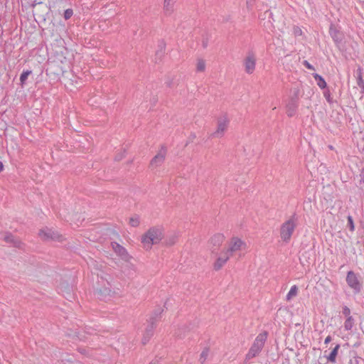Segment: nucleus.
<instances>
[{"label":"nucleus","mask_w":364,"mask_h":364,"mask_svg":"<svg viewBox=\"0 0 364 364\" xmlns=\"http://www.w3.org/2000/svg\"><path fill=\"white\" fill-rule=\"evenodd\" d=\"M353 325V319L352 316H348L344 323V328L346 330H350Z\"/></svg>","instance_id":"b1692460"},{"label":"nucleus","mask_w":364,"mask_h":364,"mask_svg":"<svg viewBox=\"0 0 364 364\" xmlns=\"http://www.w3.org/2000/svg\"><path fill=\"white\" fill-rule=\"evenodd\" d=\"M348 223H349V225H350V229L351 230H353V220H352V218L351 217H348Z\"/></svg>","instance_id":"72a5a7b5"},{"label":"nucleus","mask_w":364,"mask_h":364,"mask_svg":"<svg viewBox=\"0 0 364 364\" xmlns=\"http://www.w3.org/2000/svg\"><path fill=\"white\" fill-rule=\"evenodd\" d=\"M247 3L249 4V3H251V2H253L255 0H247Z\"/></svg>","instance_id":"58836bf2"},{"label":"nucleus","mask_w":364,"mask_h":364,"mask_svg":"<svg viewBox=\"0 0 364 364\" xmlns=\"http://www.w3.org/2000/svg\"><path fill=\"white\" fill-rule=\"evenodd\" d=\"M73 15V11L72 9H68L64 11V18L65 20L70 19Z\"/></svg>","instance_id":"bb28decb"},{"label":"nucleus","mask_w":364,"mask_h":364,"mask_svg":"<svg viewBox=\"0 0 364 364\" xmlns=\"http://www.w3.org/2000/svg\"><path fill=\"white\" fill-rule=\"evenodd\" d=\"M31 73H32L31 70H23V73L21 74V76H20V81H21V85H23L26 82L28 75H31Z\"/></svg>","instance_id":"5701e85b"},{"label":"nucleus","mask_w":364,"mask_h":364,"mask_svg":"<svg viewBox=\"0 0 364 364\" xmlns=\"http://www.w3.org/2000/svg\"><path fill=\"white\" fill-rule=\"evenodd\" d=\"M38 235L40 237L45 241L53 240L60 242L63 240L62 235L48 228L41 230Z\"/></svg>","instance_id":"423d86ee"},{"label":"nucleus","mask_w":364,"mask_h":364,"mask_svg":"<svg viewBox=\"0 0 364 364\" xmlns=\"http://www.w3.org/2000/svg\"><path fill=\"white\" fill-rule=\"evenodd\" d=\"M149 364H156V363H154V362H151V363H149Z\"/></svg>","instance_id":"ea45409f"},{"label":"nucleus","mask_w":364,"mask_h":364,"mask_svg":"<svg viewBox=\"0 0 364 364\" xmlns=\"http://www.w3.org/2000/svg\"><path fill=\"white\" fill-rule=\"evenodd\" d=\"M329 33L336 43H340L342 41V34L332 26L330 27Z\"/></svg>","instance_id":"a211bd4d"},{"label":"nucleus","mask_w":364,"mask_h":364,"mask_svg":"<svg viewBox=\"0 0 364 364\" xmlns=\"http://www.w3.org/2000/svg\"><path fill=\"white\" fill-rule=\"evenodd\" d=\"M294 33L296 35H299V34H301V30L299 28H296L294 29Z\"/></svg>","instance_id":"c9c22d12"},{"label":"nucleus","mask_w":364,"mask_h":364,"mask_svg":"<svg viewBox=\"0 0 364 364\" xmlns=\"http://www.w3.org/2000/svg\"><path fill=\"white\" fill-rule=\"evenodd\" d=\"M205 69V63L203 60L199 59L197 62L196 70L198 72H203Z\"/></svg>","instance_id":"393cba45"},{"label":"nucleus","mask_w":364,"mask_h":364,"mask_svg":"<svg viewBox=\"0 0 364 364\" xmlns=\"http://www.w3.org/2000/svg\"><path fill=\"white\" fill-rule=\"evenodd\" d=\"M162 310L160 309L156 310L154 312V315L150 317L148 321L147 326L146 327L145 332L142 338V343L145 345L149 341L151 337L154 335V331L155 328V322L156 321V318L161 314Z\"/></svg>","instance_id":"39448f33"},{"label":"nucleus","mask_w":364,"mask_h":364,"mask_svg":"<svg viewBox=\"0 0 364 364\" xmlns=\"http://www.w3.org/2000/svg\"><path fill=\"white\" fill-rule=\"evenodd\" d=\"M342 313L343 314L346 316V317H348V316H350V310L348 307L347 306H344L343 308V311H342Z\"/></svg>","instance_id":"c756f323"},{"label":"nucleus","mask_w":364,"mask_h":364,"mask_svg":"<svg viewBox=\"0 0 364 364\" xmlns=\"http://www.w3.org/2000/svg\"><path fill=\"white\" fill-rule=\"evenodd\" d=\"M314 77L317 82V85L320 88L323 89L326 87V82L325 80L320 75H318L317 73L314 74Z\"/></svg>","instance_id":"aec40b11"},{"label":"nucleus","mask_w":364,"mask_h":364,"mask_svg":"<svg viewBox=\"0 0 364 364\" xmlns=\"http://www.w3.org/2000/svg\"><path fill=\"white\" fill-rule=\"evenodd\" d=\"M230 257L228 254H224V251L221 253V255L219 256L213 264V268L215 270H220L227 262Z\"/></svg>","instance_id":"4468645a"},{"label":"nucleus","mask_w":364,"mask_h":364,"mask_svg":"<svg viewBox=\"0 0 364 364\" xmlns=\"http://www.w3.org/2000/svg\"><path fill=\"white\" fill-rule=\"evenodd\" d=\"M340 348V345L337 344L330 354L327 356V360L331 363L336 362V358L338 354V349Z\"/></svg>","instance_id":"6ab92c4d"},{"label":"nucleus","mask_w":364,"mask_h":364,"mask_svg":"<svg viewBox=\"0 0 364 364\" xmlns=\"http://www.w3.org/2000/svg\"><path fill=\"white\" fill-rule=\"evenodd\" d=\"M298 218L294 213L280 228V237L283 242H289L297 225Z\"/></svg>","instance_id":"f03ea898"},{"label":"nucleus","mask_w":364,"mask_h":364,"mask_svg":"<svg viewBox=\"0 0 364 364\" xmlns=\"http://www.w3.org/2000/svg\"><path fill=\"white\" fill-rule=\"evenodd\" d=\"M243 65L245 71L247 74H252L256 68V56L252 51L247 53L246 57L243 60Z\"/></svg>","instance_id":"6e6552de"},{"label":"nucleus","mask_w":364,"mask_h":364,"mask_svg":"<svg viewBox=\"0 0 364 364\" xmlns=\"http://www.w3.org/2000/svg\"><path fill=\"white\" fill-rule=\"evenodd\" d=\"M166 148L161 146L158 154L151 159L150 166L154 168L160 166L164 161L166 155Z\"/></svg>","instance_id":"1a4fd4ad"},{"label":"nucleus","mask_w":364,"mask_h":364,"mask_svg":"<svg viewBox=\"0 0 364 364\" xmlns=\"http://www.w3.org/2000/svg\"><path fill=\"white\" fill-rule=\"evenodd\" d=\"M209 351L210 350L208 348H205L201 352L199 358V361L201 364H203L205 362L206 359L208 357Z\"/></svg>","instance_id":"4be33fe9"},{"label":"nucleus","mask_w":364,"mask_h":364,"mask_svg":"<svg viewBox=\"0 0 364 364\" xmlns=\"http://www.w3.org/2000/svg\"><path fill=\"white\" fill-rule=\"evenodd\" d=\"M303 65L309 70H315L314 67L312 65H311L307 60H304Z\"/></svg>","instance_id":"7c9ffc66"},{"label":"nucleus","mask_w":364,"mask_h":364,"mask_svg":"<svg viewBox=\"0 0 364 364\" xmlns=\"http://www.w3.org/2000/svg\"><path fill=\"white\" fill-rule=\"evenodd\" d=\"M176 237L175 236L171 237L168 240L166 241L168 245H172L176 242Z\"/></svg>","instance_id":"473e14b6"},{"label":"nucleus","mask_w":364,"mask_h":364,"mask_svg":"<svg viewBox=\"0 0 364 364\" xmlns=\"http://www.w3.org/2000/svg\"><path fill=\"white\" fill-rule=\"evenodd\" d=\"M363 70L359 67L354 73V77L356 79L358 85L361 89V92H364V81L363 80Z\"/></svg>","instance_id":"dca6fc26"},{"label":"nucleus","mask_w":364,"mask_h":364,"mask_svg":"<svg viewBox=\"0 0 364 364\" xmlns=\"http://www.w3.org/2000/svg\"><path fill=\"white\" fill-rule=\"evenodd\" d=\"M267 338V333H259L255 339L248 353L246 354L245 360H249L257 356L262 351Z\"/></svg>","instance_id":"7ed1b4c3"},{"label":"nucleus","mask_w":364,"mask_h":364,"mask_svg":"<svg viewBox=\"0 0 364 364\" xmlns=\"http://www.w3.org/2000/svg\"><path fill=\"white\" fill-rule=\"evenodd\" d=\"M3 170H4V164H3V163L0 161V172H1Z\"/></svg>","instance_id":"e433bc0d"},{"label":"nucleus","mask_w":364,"mask_h":364,"mask_svg":"<svg viewBox=\"0 0 364 364\" xmlns=\"http://www.w3.org/2000/svg\"><path fill=\"white\" fill-rule=\"evenodd\" d=\"M323 95H324L326 100L328 101V102L332 103V100H331V94H330L329 90L325 91L323 92Z\"/></svg>","instance_id":"c85d7f7f"},{"label":"nucleus","mask_w":364,"mask_h":364,"mask_svg":"<svg viewBox=\"0 0 364 364\" xmlns=\"http://www.w3.org/2000/svg\"><path fill=\"white\" fill-rule=\"evenodd\" d=\"M208 38L206 36V37H203V41H202V46L205 48L208 47Z\"/></svg>","instance_id":"2f4dec72"},{"label":"nucleus","mask_w":364,"mask_h":364,"mask_svg":"<svg viewBox=\"0 0 364 364\" xmlns=\"http://www.w3.org/2000/svg\"><path fill=\"white\" fill-rule=\"evenodd\" d=\"M140 223L139 218L138 216L132 217L129 219V224L132 227H137Z\"/></svg>","instance_id":"a878e982"},{"label":"nucleus","mask_w":364,"mask_h":364,"mask_svg":"<svg viewBox=\"0 0 364 364\" xmlns=\"http://www.w3.org/2000/svg\"><path fill=\"white\" fill-rule=\"evenodd\" d=\"M331 341V337L330 336H328L325 341H324V343L325 344H328V343H330Z\"/></svg>","instance_id":"f704fd0d"},{"label":"nucleus","mask_w":364,"mask_h":364,"mask_svg":"<svg viewBox=\"0 0 364 364\" xmlns=\"http://www.w3.org/2000/svg\"><path fill=\"white\" fill-rule=\"evenodd\" d=\"M112 247L114 252L117 255H119L122 258V259L127 262L130 259L131 257L124 247H122L116 242H112Z\"/></svg>","instance_id":"9b49d317"},{"label":"nucleus","mask_w":364,"mask_h":364,"mask_svg":"<svg viewBox=\"0 0 364 364\" xmlns=\"http://www.w3.org/2000/svg\"><path fill=\"white\" fill-rule=\"evenodd\" d=\"M223 241V235L220 233L214 235L210 240V243L212 245V252H214L216 250H218V248L222 245Z\"/></svg>","instance_id":"ddd939ff"},{"label":"nucleus","mask_w":364,"mask_h":364,"mask_svg":"<svg viewBox=\"0 0 364 364\" xmlns=\"http://www.w3.org/2000/svg\"><path fill=\"white\" fill-rule=\"evenodd\" d=\"M363 171H364V168H362V169L360 170V177H361L360 181H362V180H363L362 173H363Z\"/></svg>","instance_id":"4c0bfd02"},{"label":"nucleus","mask_w":364,"mask_h":364,"mask_svg":"<svg viewBox=\"0 0 364 364\" xmlns=\"http://www.w3.org/2000/svg\"><path fill=\"white\" fill-rule=\"evenodd\" d=\"M246 244L237 237H233L230 242L229 247L224 250V254H228L230 257H241L242 252L245 251Z\"/></svg>","instance_id":"20e7f679"},{"label":"nucleus","mask_w":364,"mask_h":364,"mask_svg":"<svg viewBox=\"0 0 364 364\" xmlns=\"http://www.w3.org/2000/svg\"><path fill=\"white\" fill-rule=\"evenodd\" d=\"M176 0H164V11L166 15H170L173 11V6Z\"/></svg>","instance_id":"f3484780"},{"label":"nucleus","mask_w":364,"mask_h":364,"mask_svg":"<svg viewBox=\"0 0 364 364\" xmlns=\"http://www.w3.org/2000/svg\"><path fill=\"white\" fill-rule=\"evenodd\" d=\"M299 107V102L295 100H289L287 105V114L289 117H293L296 112V109Z\"/></svg>","instance_id":"2eb2a0df"},{"label":"nucleus","mask_w":364,"mask_h":364,"mask_svg":"<svg viewBox=\"0 0 364 364\" xmlns=\"http://www.w3.org/2000/svg\"><path fill=\"white\" fill-rule=\"evenodd\" d=\"M4 240L6 242L10 244L11 245L18 247V248H22L23 244L21 242V241L14 237L11 233L7 232L4 235Z\"/></svg>","instance_id":"f8f14e48"},{"label":"nucleus","mask_w":364,"mask_h":364,"mask_svg":"<svg viewBox=\"0 0 364 364\" xmlns=\"http://www.w3.org/2000/svg\"><path fill=\"white\" fill-rule=\"evenodd\" d=\"M346 282L350 287H351L355 292H358L360 290L361 285L359 283L356 275L353 272L350 271L348 272L346 277Z\"/></svg>","instance_id":"9d476101"},{"label":"nucleus","mask_w":364,"mask_h":364,"mask_svg":"<svg viewBox=\"0 0 364 364\" xmlns=\"http://www.w3.org/2000/svg\"><path fill=\"white\" fill-rule=\"evenodd\" d=\"M299 89H295L294 90L293 95L290 97L289 100H295L296 102H299Z\"/></svg>","instance_id":"cd10ccee"},{"label":"nucleus","mask_w":364,"mask_h":364,"mask_svg":"<svg viewBox=\"0 0 364 364\" xmlns=\"http://www.w3.org/2000/svg\"><path fill=\"white\" fill-rule=\"evenodd\" d=\"M229 125V119L226 116H223L218 119L217 129L212 134L214 138H221L225 134Z\"/></svg>","instance_id":"0eeeda50"},{"label":"nucleus","mask_w":364,"mask_h":364,"mask_svg":"<svg viewBox=\"0 0 364 364\" xmlns=\"http://www.w3.org/2000/svg\"><path fill=\"white\" fill-rule=\"evenodd\" d=\"M298 292V288L296 285H293L290 290L289 291L288 294H287L286 299L287 301H290L292 297L295 296L297 294Z\"/></svg>","instance_id":"412c9836"},{"label":"nucleus","mask_w":364,"mask_h":364,"mask_svg":"<svg viewBox=\"0 0 364 364\" xmlns=\"http://www.w3.org/2000/svg\"><path fill=\"white\" fill-rule=\"evenodd\" d=\"M164 229L159 226L150 228L142 236L141 242L143 247L150 250L154 245L159 244L164 238Z\"/></svg>","instance_id":"f257e3e1"}]
</instances>
